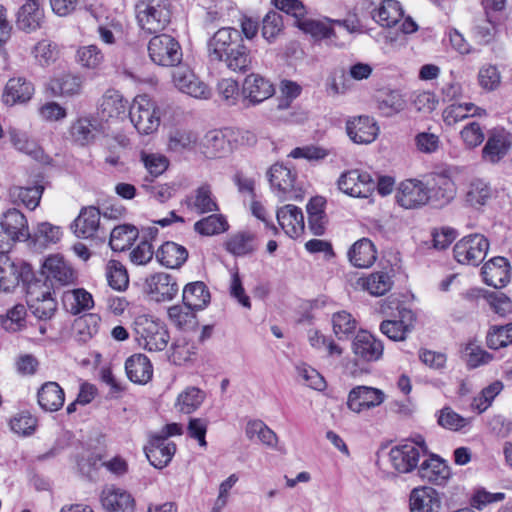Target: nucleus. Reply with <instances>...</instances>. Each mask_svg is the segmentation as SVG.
<instances>
[{"instance_id": "obj_1", "label": "nucleus", "mask_w": 512, "mask_h": 512, "mask_svg": "<svg viewBox=\"0 0 512 512\" xmlns=\"http://www.w3.org/2000/svg\"><path fill=\"white\" fill-rule=\"evenodd\" d=\"M209 63L234 73H246L252 67L250 49L244 45L241 33L232 27L218 29L207 42Z\"/></svg>"}, {"instance_id": "obj_2", "label": "nucleus", "mask_w": 512, "mask_h": 512, "mask_svg": "<svg viewBox=\"0 0 512 512\" xmlns=\"http://www.w3.org/2000/svg\"><path fill=\"white\" fill-rule=\"evenodd\" d=\"M466 173L465 168L444 165L425 176L426 205L436 209L448 206L456 195L454 181Z\"/></svg>"}, {"instance_id": "obj_3", "label": "nucleus", "mask_w": 512, "mask_h": 512, "mask_svg": "<svg viewBox=\"0 0 512 512\" xmlns=\"http://www.w3.org/2000/svg\"><path fill=\"white\" fill-rule=\"evenodd\" d=\"M135 11L140 27L149 33H156L170 23L172 4L170 0H138Z\"/></svg>"}, {"instance_id": "obj_4", "label": "nucleus", "mask_w": 512, "mask_h": 512, "mask_svg": "<svg viewBox=\"0 0 512 512\" xmlns=\"http://www.w3.org/2000/svg\"><path fill=\"white\" fill-rule=\"evenodd\" d=\"M26 302L31 314L38 320H50L57 311L58 303L53 297L51 287L40 278L27 285Z\"/></svg>"}, {"instance_id": "obj_5", "label": "nucleus", "mask_w": 512, "mask_h": 512, "mask_svg": "<svg viewBox=\"0 0 512 512\" xmlns=\"http://www.w3.org/2000/svg\"><path fill=\"white\" fill-rule=\"evenodd\" d=\"M428 454V447L421 435L412 441L391 448L389 459L392 467L399 473H410L418 470L421 456Z\"/></svg>"}, {"instance_id": "obj_6", "label": "nucleus", "mask_w": 512, "mask_h": 512, "mask_svg": "<svg viewBox=\"0 0 512 512\" xmlns=\"http://www.w3.org/2000/svg\"><path fill=\"white\" fill-rule=\"evenodd\" d=\"M129 117L136 130L143 135L156 132L160 126V110L147 95L135 97Z\"/></svg>"}, {"instance_id": "obj_7", "label": "nucleus", "mask_w": 512, "mask_h": 512, "mask_svg": "<svg viewBox=\"0 0 512 512\" xmlns=\"http://www.w3.org/2000/svg\"><path fill=\"white\" fill-rule=\"evenodd\" d=\"M36 276L30 264L23 261H13L8 254L0 253V290L13 291L20 283L25 289L34 281Z\"/></svg>"}, {"instance_id": "obj_8", "label": "nucleus", "mask_w": 512, "mask_h": 512, "mask_svg": "<svg viewBox=\"0 0 512 512\" xmlns=\"http://www.w3.org/2000/svg\"><path fill=\"white\" fill-rule=\"evenodd\" d=\"M150 59L163 67L178 66L182 61V49L179 42L168 34L152 37L148 44Z\"/></svg>"}, {"instance_id": "obj_9", "label": "nucleus", "mask_w": 512, "mask_h": 512, "mask_svg": "<svg viewBox=\"0 0 512 512\" xmlns=\"http://www.w3.org/2000/svg\"><path fill=\"white\" fill-rule=\"evenodd\" d=\"M54 290L55 286L73 285L77 280L74 268L60 255L47 257L42 265V272L38 277Z\"/></svg>"}, {"instance_id": "obj_10", "label": "nucleus", "mask_w": 512, "mask_h": 512, "mask_svg": "<svg viewBox=\"0 0 512 512\" xmlns=\"http://www.w3.org/2000/svg\"><path fill=\"white\" fill-rule=\"evenodd\" d=\"M488 239L481 234H471L458 241L454 248V258L460 264L479 265L486 257Z\"/></svg>"}, {"instance_id": "obj_11", "label": "nucleus", "mask_w": 512, "mask_h": 512, "mask_svg": "<svg viewBox=\"0 0 512 512\" xmlns=\"http://www.w3.org/2000/svg\"><path fill=\"white\" fill-rule=\"evenodd\" d=\"M136 332L140 345L151 352L163 351L170 339L169 332L163 323L147 318L137 322Z\"/></svg>"}, {"instance_id": "obj_12", "label": "nucleus", "mask_w": 512, "mask_h": 512, "mask_svg": "<svg viewBox=\"0 0 512 512\" xmlns=\"http://www.w3.org/2000/svg\"><path fill=\"white\" fill-rule=\"evenodd\" d=\"M101 211L95 206L83 207L78 217L71 224V229L78 238H104V227L100 223Z\"/></svg>"}, {"instance_id": "obj_13", "label": "nucleus", "mask_w": 512, "mask_h": 512, "mask_svg": "<svg viewBox=\"0 0 512 512\" xmlns=\"http://www.w3.org/2000/svg\"><path fill=\"white\" fill-rule=\"evenodd\" d=\"M233 136L234 131L231 128L208 131L202 142L205 156L209 159L228 157L234 147L232 143Z\"/></svg>"}, {"instance_id": "obj_14", "label": "nucleus", "mask_w": 512, "mask_h": 512, "mask_svg": "<svg viewBox=\"0 0 512 512\" xmlns=\"http://www.w3.org/2000/svg\"><path fill=\"white\" fill-rule=\"evenodd\" d=\"M396 203L405 209H418L426 205L425 179H406L398 185Z\"/></svg>"}, {"instance_id": "obj_15", "label": "nucleus", "mask_w": 512, "mask_h": 512, "mask_svg": "<svg viewBox=\"0 0 512 512\" xmlns=\"http://www.w3.org/2000/svg\"><path fill=\"white\" fill-rule=\"evenodd\" d=\"M385 393L370 386H356L348 394L347 407L355 413H361L380 406L385 401Z\"/></svg>"}, {"instance_id": "obj_16", "label": "nucleus", "mask_w": 512, "mask_h": 512, "mask_svg": "<svg viewBox=\"0 0 512 512\" xmlns=\"http://www.w3.org/2000/svg\"><path fill=\"white\" fill-rule=\"evenodd\" d=\"M443 494L430 486L416 487L409 494L410 512H440Z\"/></svg>"}, {"instance_id": "obj_17", "label": "nucleus", "mask_w": 512, "mask_h": 512, "mask_svg": "<svg viewBox=\"0 0 512 512\" xmlns=\"http://www.w3.org/2000/svg\"><path fill=\"white\" fill-rule=\"evenodd\" d=\"M417 474L423 481L445 486L451 477V470L444 459L436 454H430L419 465Z\"/></svg>"}, {"instance_id": "obj_18", "label": "nucleus", "mask_w": 512, "mask_h": 512, "mask_svg": "<svg viewBox=\"0 0 512 512\" xmlns=\"http://www.w3.org/2000/svg\"><path fill=\"white\" fill-rule=\"evenodd\" d=\"M352 350L357 361L372 362L383 355L384 346L381 340L368 331H360L352 342Z\"/></svg>"}, {"instance_id": "obj_19", "label": "nucleus", "mask_w": 512, "mask_h": 512, "mask_svg": "<svg viewBox=\"0 0 512 512\" xmlns=\"http://www.w3.org/2000/svg\"><path fill=\"white\" fill-rule=\"evenodd\" d=\"M144 452L152 466L162 469L171 462L175 455L176 444L152 434L148 444L144 447Z\"/></svg>"}, {"instance_id": "obj_20", "label": "nucleus", "mask_w": 512, "mask_h": 512, "mask_svg": "<svg viewBox=\"0 0 512 512\" xmlns=\"http://www.w3.org/2000/svg\"><path fill=\"white\" fill-rule=\"evenodd\" d=\"M147 292L157 302L172 300L178 293L176 279L167 273H156L146 279Z\"/></svg>"}, {"instance_id": "obj_21", "label": "nucleus", "mask_w": 512, "mask_h": 512, "mask_svg": "<svg viewBox=\"0 0 512 512\" xmlns=\"http://www.w3.org/2000/svg\"><path fill=\"white\" fill-rule=\"evenodd\" d=\"M273 84L259 74L248 75L242 85V96L250 105L259 104L273 96Z\"/></svg>"}, {"instance_id": "obj_22", "label": "nucleus", "mask_w": 512, "mask_h": 512, "mask_svg": "<svg viewBox=\"0 0 512 512\" xmlns=\"http://www.w3.org/2000/svg\"><path fill=\"white\" fill-rule=\"evenodd\" d=\"M346 131L354 143L369 144L377 138L379 127L373 118L358 116L347 121Z\"/></svg>"}, {"instance_id": "obj_23", "label": "nucleus", "mask_w": 512, "mask_h": 512, "mask_svg": "<svg viewBox=\"0 0 512 512\" xmlns=\"http://www.w3.org/2000/svg\"><path fill=\"white\" fill-rule=\"evenodd\" d=\"M481 273L484 282L496 289L510 282V264L505 257H493L483 265Z\"/></svg>"}, {"instance_id": "obj_24", "label": "nucleus", "mask_w": 512, "mask_h": 512, "mask_svg": "<svg viewBox=\"0 0 512 512\" xmlns=\"http://www.w3.org/2000/svg\"><path fill=\"white\" fill-rule=\"evenodd\" d=\"M44 174L38 173L33 176L31 186H14L9 190V194L14 201H19L27 208L34 210L40 202L42 193L45 189Z\"/></svg>"}, {"instance_id": "obj_25", "label": "nucleus", "mask_w": 512, "mask_h": 512, "mask_svg": "<svg viewBox=\"0 0 512 512\" xmlns=\"http://www.w3.org/2000/svg\"><path fill=\"white\" fill-rule=\"evenodd\" d=\"M34 85L25 77H13L5 85L2 101L6 106L28 102L34 94Z\"/></svg>"}, {"instance_id": "obj_26", "label": "nucleus", "mask_w": 512, "mask_h": 512, "mask_svg": "<svg viewBox=\"0 0 512 512\" xmlns=\"http://www.w3.org/2000/svg\"><path fill=\"white\" fill-rule=\"evenodd\" d=\"M101 504L107 512H134L135 500L126 490L114 486L101 493Z\"/></svg>"}, {"instance_id": "obj_27", "label": "nucleus", "mask_w": 512, "mask_h": 512, "mask_svg": "<svg viewBox=\"0 0 512 512\" xmlns=\"http://www.w3.org/2000/svg\"><path fill=\"white\" fill-rule=\"evenodd\" d=\"M276 218L280 227L290 238H296L304 232V215L297 206L287 204L280 207L276 212Z\"/></svg>"}, {"instance_id": "obj_28", "label": "nucleus", "mask_w": 512, "mask_h": 512, "mask_svg": "<svg viewBox=\"0 0 512 512\" xmlns=\"http://www.w3.org/2000/svg\"><path fill=\"white\" fill-rule=\"evenodd\" d=\"M292 162H275L267 172L270 185L280 192H287L294 188L297 174Z\"/></svg>"}, {"instance_id": "obj_29", "label": "nucleus", "mask_w": 512, "mask_h": 512, "mask_svg": "<svg viewBox=\"0 0 512 512\" xmlns=\"http://www.w3.org/2000/svg\"><path fill=\"white\" fill-rule=\"evenodd\" d=\"M128 379L136 384H146L153 376V367L149 358L141 353L133 354L125 361Z\"/></svg>"}, {"instance_id": "obj_30", "label": "nucleus", "mask_w": 512, "mask_h": 512, "mask_svg": "<svg viewBox=\"0 0 512 512\" xmlns=\"http://www.w3.org/2000/svg\"><path fill=\"white\" fill-rule=\"evenodd\" d=\"M494 197V190L490 184L483 179L475 178L469 182L464 194L466 206L481 209Z\"/></svg>"}, {"instance_id": "obj_31", "label": "nucleus", "mask_w": 512, "mask_h": 512, "mask_svg": "<svg viewBox=\"0 0 512 512\" xmlns=\"http://www.w3.org/2000/svg\"><path fill=\"white\" fill-rule=\"evenodd\" d=\"M348 258L353 266L368 268L376 261L377 250L370 239L361 238L350 247Z\"/></svg>"}, {"instance_id": "obj_32", "label": "nucleus", "mask_w": 512, "mask_h": 512, "mask_svg": "<svg viewBox=\"0 0 512 512\" xmlns=\"http://www.w3.org/2000/svg\"><path fill=\"white\" fill-rule=\"evenodd\" d=\"M157 261L167 268H180L188 259L187 249L172 241L163 243L155 253Z\"/></svg>"}, {"instance_id": "obj_33", "label": "nucleus", "mask_w": 512, "mask_h": 512, "mask_svg": "<svg viewBox=\"0 0 512 512\" xmlns=\"http://www.w3.org/2000/svg\"><path fill=\"white\" fill-rule=\"evenodd\" d=\"M211 294L207 285L202 281L188 283L182 294L183 304L196 311L203 310L210 303Z\"/></svg>"}, {"instance_id": "obj_34", "label": "nucleus", "mask_w": 512, "mask_h": 512, "mask_svg": "<svg viewBox=\"0 0 512 512\" xmlns=\"http://www.w3.org/2000/svg\"><path fill=\"white\" fill-rule=\"evenodd\" d=\"M512 146V134L503 128H494L488 135L483 148V155L490 157H504Z\"/></svg>"}, {"instance_id": "obj_35", "label": "nucleus", "mask_w": 512, "mask_h": 512, "mask_svg": "<svg viewBox=\"0 0 512 512\" xmlns=\"http://www.w3.org/2000/svg\"><path fill=\"white\" fill-rule=\"evenodd\" d=\"M0 224L16 241H25L30 238L27 219L15 208L8 209L3 214Z\"/></svg>"}, {"instance_id": "obj_36", "label": "nucleus", "mask_w": 512, "mask_h": 512, "mask_svg": "<svg viewBox=\"0 0 512 512\" xmlns=\"http://www.w3.org/2000/svg\"><path fill=\"white\" fill-rule=\"evenodd\" d=\"M82 79L78 75L63 73L53 77L48 83V89L54 96L70 97L80 94Z\"/></svg>"}, {"instance_id": "obj_37", "label": "nucleus", "mask_w": 512, "mask_h": 512, "mask_svg": "<svg viewBox=\"0 0 512 512\" xmlns=\"http://www.w3.org/2000/svg\"><path fill=\"white\" fill-rule=\"evenodd\" d=\"M38 403L45 411H58L64 404L65 394L56 382H47L41 386L37 394Z\"/></svg>"}, {"instance_id": "obj_38", "label": "nucleus", "mask_w": 512, "mask_h": 512, "mask_svg": "<svg viewBox=\"0 0 512 512\" xmlns=\"http://www.w3.org/2000/svg\"><path fill=\"white\" fill-rule=\"evenodd\" d=\"M62 302L65 310L72 315L90 310L94 306L92 295L83 288L64 292Z\"/></svg>"}, {"instance_id": "obj_39", "label": "nucleus", "mask_w": 512, "mask_h": 512, "mask_svg": "<svg viewBox=\"0 0 512 512\" xmlns=\"http://www.w3.org/2000/svg\"><path fill=\"white\" fill-rule=\"evenodd\" d=\"M139 236L138 229L130 224L114 227L110 232L109 245L113 251L122 252L129 249Z\"/></svg>"}, {"instance_id": "obj_40", "label": "nucleus", "mask_w": 512, "mask_h": 512, "mask_svg": "<svg viewBox=\"0 0 512 512\" xmlns=\"http://www.w3.org/2000/svg\"><path fill=\"white\" fill-rule=\"evenodd\" d=\"M402 16V7L396 0H384L372 12V18L383 27L394 26Z\"/></svg>"}, {"instance_id": "obj_41", "label": "nucleus", "mask_w": 512, "mask_h": 512, "mask_svg": "<svg viewBox=\"0 0 512 512\" xmlns=\"http://www.w3.org/2000/svg\"><path fill=\"white\" fill-rule=\"evenodd\" d=\"M69 134L74 143L80 146L88 145L94 141L97 134L95 122L87 117H80L71 124Z\"/></svg>"}, {"instance_id": "obj_42", "label": "nucleus", "mask_w": 512, "mask_h": 512, "mask_svg": "<svg viewBox=\"0 0 512 512\" xmlns=\"http://www.w3.org/2000/svg\"><path fill=\"white\" fill-rule=\"evenodd\" d=\"M128 101L122 94L114 89H109L102 97L100 112L103 118L118 117L126 112Z\"/></svg>"}, {"instance_id": "obj_43", "label": "nucleus", "mask_w": 512, "mask_h": 512, "mask_svg": "<svg viewBox=\"0 0 512 512\" xmlns=\"http://www.w3.org/2000/svg\"><path fill=\"white\" fill-rule=\"evenodd\" d=\"M197 135L190 130H174L170 132L167 142L168 151L174 154H184L195 149Z\"/></svg>"}, {"instance_id": "obj_44", "label": "nucleus", "mask_w": 512, "mask_h": 512, "mask_svg": "<svg viewBox=\"0 0 512 512\" xmlns=\"http://www.w3.org/2000/svg\"><path fill=\"white\" fill-rule=\"evenodd\" d=\"M41 6L26 2L19 10L17 24L24 31H34L41 26L43 11Z\"/></svg>"}, {"instance_id": "obj_45", "label": "nucleus", "mask_w": 512, "mask_h": 512, "mask_svg": "<svg viewBox=\"0 0 512 512\" xmlns=\"http://www.w3.org/2000/svg\"><path fill=\"white\" fill-rule=\"evenodd\" d=\"M226 250L235 256L252 254L256 250L255 235L251 232H239L226 242Z\"/></svg>"}, {"instance_id": "obj_46", "label": "nucleus", "mask_w": 512, "mask_h": 512, "mask_svg": "<svg viewBox=\"0 0 512 512\" xmlns=\"http://www.w3.org/2000/svg\"><path fill=\"white\" fill-rule=\"evenodd\" d=\"M360 281L362 288L373 296L384 295L393 285L392 278L384 271L371 273L366 278H361Z\"/></svg>"}, {"instance_id": "obj_47", "label": "nucleus", "mask_w": 512, "mask_h": 512, "mask_svg": "<svg viewBox=\"0 0 512 512\" xmlns=\"http://www.w3.org/2000/svg\"><path fill=\"white\" fill-rule=\"evenodd\" d=\"M187 205L198 214L218 211L217 203L213 199L208 186L199 187L195 192V196L187 201Z\"/></svg>"}, {"instance_id": "obj_48", "label": "nucleus", "mask_w": 512, "mask_h": 512, "mask_svg": "<svg viewBox=\"0 0 512 512\" xmlns=\"http://www.w3.org/2000/svg\"><path fill=\"white\" fill-rule=\"evenodd\" d=\"M406 107V100L399 91H389L377 100V108L386 117L393 116Z\"/></svg>"}, {"instance_id": "obj_49", "label": "nucleus", "mask_w": 512, "mask_h": 512, "mask_svg": "<svg viewBox=\"0 0 512 512\" xmlns=\"http://www.w3.org/2000/svg\"><path fill=\"white\" fill-rule=\"evenodd\" d=\"M332 326L335 336L339 340H344L354 335L357 328V322L350 313L340 311L333 314Z\"/></svg>"}, {"instance_id": "obj_50", "label": "nucleus", "mask_w": 512, "mask_h": 512, "mask_svg": "<svg viewBox=\"0 0 512 512\" xmlns=\"http://www.w3.org/2000/svg\"><path fill=\"white\" fill-rule=\"evenodd\" d=\"M248 439L253 440L255 437L258 440L270 447H274L277 442V436L262 420H250L245 429Z\"/></svg>"}, {"instance_id": "obj_51", "label": "nucleus", "mask_w": 512, "mask_h": 512, "mask_svg": "<svg viewBox=\"0 0 512 512\" xmlns=\"http://www.w3.org/2000/svg\"><path fill=\"white\" fill-rule=\"evenodd\" d=\"M228 223L224 216L220 214H212L208 217L202 218L194 224V230L205 236L220 234L226 231Z\"/></svg>"}, {"instance_id": "obj_52", "label": "nucleus", "mask_w": 512, "mask_h": 512, "mask_svg": "<svg viewBox=\"0 0 512 512\" xmlns=\"http://www.w3.org/2000/svg\"><path fill=\"white\" fill-rule=\"evenodd\" d=\"M360 177L359 170H350L343 173L338 180V188L343 193L355 198H367L368 189L360 190L357 186V180Z\"/></svg>"}, {"instance_id": "obj_53", "label": "nucleus", "mask_w": 512, "mask_h": 512, "mask_svg": "<svg viewBox=\"0 0 512 512\" xmlns=\"http://www.w3.org/2000/svg\"><path fill=\"white\" fill-rule=\"evenodd\" d=\"M204 398L205 394L202 390L196 387H188L178 396L177 405L181 412L190 414L202 404Z\"/></svg>"}, {"instance_id": "obj_54", "label": "nucleus", "mask_w": 512, "mask_h": 512, "mask_svg": "<svg viewBox=\"0 0 512 512\" xmlns=\"http://www.w3.org/2000/svg\"><path fill=\"white\" fill-rule=\"evenodd\" d=\"M106 277L111 288L122 291L128 287L129 278L125 267L118 261L108 263Z\"/></svg>"}, {"instance_id": "obj_55", "label": "nucleus", "mask_w": 512, "mask_h": 512, "mask_svg": "<svg viewBox=\"0 0 512 512\" xmlns=\"http://www.w3.org/2000/svg\"><path fill=\"white\" fill-rule=\"evenodd\" d=\"M101 318L97 314H87L76 321L78 340L85 343L93 338L99 330Z\"/></svg>"}, {"instance_id": "obj_56", "label": "nucleus", "mask_w": 512, "mask_h": 512, "mask_svg": "<svg viewBox=\"0 0 512 512\" xmlns=\"http://www.w3.org/2000/svg\"><path fill=\"white\" fill-rule=\"evenodd\" d=\"M78 62L86 68L96 69L104 61V54L96 45L83 46L77 51Z\"/></svg>"}, {"instance_id": "obj_57", "label": "nucleus", "mask_w": 512, "mask_h": 512, "mask_svg": "<svg viewBox=\"0 0 512 512\" xmlns=\"http://www.w3.org/2000/svg\"><path fill=\"white\" fill-rule=\"evenodd\" d=\"M26 309L24 305L17 304L1 317L2 327L9 332L19 331L24 327Z\"/></svg>"}, {"instance_id": "obj_58", "label": "nucleus", "mask_w": 512, "mask_h": 512, "mask_svg": "<svg viewBox=\"0 0 512 512\" xmlns=\"http://www.w3.org/2000/svg\"><path fill=\"white\" fill-rule=\"evenodd\" d=\"M437 422L441 427L453 431H459L468 425V420L450 407H444L440 410Z\"/></svg>"}, {"instance_id": "obj_59", "label": "nucleus", "mask_w": 512, "mask_h": 512, "mask_svg": "<svg viewBox=\"0 0 512 512\" xmlns=\"http://www.w3.org/2000/svg\"><path fill=\"white\" fill-rule=\"evenodd\" d=\"M464 358L467 366L470 369H474L481 365L489 363L492 360L493 356L489 352L483 350L481 347L473 343H469L465 347Z\"/></svg>"}, {"instance_id": "obj_60", "label": "nucleus", "mask_w": 512, "mask_h": 512, "mask_svg": "<svg viewBox=\"0 0 512 512\" xmlns=\"http://www.w3.org/2000/svg\"><path fill=\"white\" fill-rule=\"evenodd\" d=\"M478 81L484 90L493 91L499 87L501 75L496 66L484 65L479 70Z\"/></svg>"}, {"instance_id": "obj_61", "label": "nucleus", "mask_w": 512, "mask_h": 512, "mask_svg": "<svg viewBox=\"0 0 512 512\" xmlns=\"http://www.w3.org/2000/svg\"><path fill=\"white\" fill-rule=\"evenodd\" d=\"M298 27L316 39L330 38L334 35V30L327 23L321 21L303 19L299 22Z\"/></svg>"}, {"instance_id": "obj_62", "label": "nucleus", "mask_w": 512, "mask_h": 512, "mask_svg": "<svg viewBox=\"0 0 512 512\" xmlns=\"http://www.w3.org/2000/svg\"><path fill=\"white\" fill-rule=\"evenodd\" d=\"M283 27L282 16L275 11H270L263 19L262 36L269 42H272L281 32Z\"/></svg>"}, {"instance_id": "obj_63", "label": "nucleus", "mask_w": 512, "mask_h": 512, "mask_svg": "<svg viewBox=\"0 0 512 512\" xmlns=\"http://www.w3.org/2000/svg\"><path fill=\"white\" fill-rule=\"evenodd\" d=\"M486 343L487 346L493 350L512 345V343H510V334L506 332L505 325H494L490 327L486 336Z\"/></svg>"}, {"instance_id": "obj_64", "label": "nucleus", "mask_w": 512, "mask_h": 512, "mask_svg": "<svg viewBox=\"0 0 512 512\" xmlns=\"http://www.w3.org/2000/svg\"><path fill=\"white\" fill-rule=\"evenodd\" d=\"M34 55L42 66L50 65L58 57L57 46L50 41L42 40L34 48Z\"/></svg>"}]
</instances>
